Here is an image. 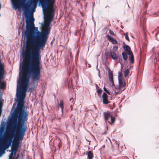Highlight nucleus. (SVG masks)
Wrapping results in <instances>:
<instances>
[{"instance_id":"nucleus-1","label":"nucleus","mask_w":159,"mask_h":159,"mask_svg":"<svg viewBox=\"0 0 159 159\" xmlns=\"http://www.w3.org/2000/svg\"><path fill=\"white\" fill-rule=\"evenodd\" d=\"M26 61L25 59H23L21 68V64L20 66L19 77L17 80L16 93L18 103L12 115L14 125H17L19 123L18 126L21 125L26 126V122L28 120L29 114L28 112L23 108V105L30 84V76L32 80L33 85L35 86V85H37L40 75L41 66L30 62L26 66Z\"/></svg>"},{"instance_id":"nucleus-2","label":"nucleus","mask_w":159,"mask_h":159,"mask_svg":"<svg viewBox=\"0 0 159 159\" xmlns=\"http://www.w3.org/2000/svg\"><path fill=\"white\" fill-rule=\"evenodd\" d=\"M52 18L50 16L46 21L45 28L41 32L34 26V18L31 16L25 21L26 30L24 33L27 43L29 46V52L27 54L26 50L22 52V55L25 61L41 66V57L40 49L45 46L48 38L51 28L50 25Z\"/></svg>"},{"instance_id":"nucleus-3","label":"nucleus","mask_w":159,"mask_h":159,"mask_svg":"<svg viewBox=\"0 0 159 159\" xmlns=\"http://www.w3.org/2000/svg\"><path fill=\"white\" fill-rule=\"evenodd\" d=\"M17 132L16 129L12 127L7 130V134L8 136V138L7 139V142L4 143L3 141L5 135L3 139L1 140H0V157L5 153V150L7 149L10 146H11L14 140H15Z\"/></svg>"},{"instance_id":"nucleus-4","label":"nucleus","mask_w":159,"mask_h":159,"mask_svg":"<svg viewBox=\"0 0 159 159\" xmlns=\"http://www.w3.org/2000/svg\"><path fill=\"white\" fill-rule=\"evenodd\" d=\"M13 8L16 9L21 7L24 10L25 17V21L31 16L30 0H19L18 2L17 0H11Z\"/></svg>"},{"instance_id":"nucleus-5","label":"nucleus","mask_w":159,"mask_h":159,"mask_svg":"<svg viewBox=\"0 0 159 159\" xmlns=\"http://www.w3.org/2000/svg\"><path fill=\"white\" fill-rule=\"evenodd\" d=\"M54 0H30L31 12L33 13L35 11L38 2L39 6H41L43 10H47L48 7L53 4Z\"/></svg>"},{"instance_id":"nucleus-6","label":"nucleus","mask_w":159,"mask_h":159,"mask_svg":"<svg viewBox=\"0 0 159 159\" xmlns=\"http://www.w3.org/2000/svg\"><path fill=\"white\" fill-rule=\"evenodd\" d=\"M17 126V135L15 140L11 145L12 148L16 150H18L20 144V140L23 139L27 129V126H23L21 125Z\"/></svg>"},{"instance_id":"nucleus-7","label":"nucleus","mask_w":159,"mask_h":159,"mask_svg":"<svg viewBox=\"0 0 159 159\" xmlns=\"http://www.w3.org/2000/svg\"><path fill=\"white\" fill-rule=\"evenodd\" d=\"M118 82V86H116L114 84L113 87H112V89L115 92V95L120 93L126 89V84L125 82L123 81L121 79H119Z\"/></svg>"},{"instance_id":"nucleus-8","label":"nucleus","mask_w":159,"mask_h":159,"mask_svg":"<svg viewBox=\"0 0 159 159\" xmlns=\"http://www.w3.org/2000/svg\"><path fill=\"white\" fill-rule=\"evenodd\" d=\"M123 48L129 56L131 63L134 62V57L133 53L131 51V49L129 46L125 44L123 46Z\"/></svg>"},{"instance_id":"nucleus-9","label":"nucleus","mask_w":159,"mask_h":159,"mask_svg":"<svg viewBox=\"0 0 159 159\" xmlns=\"http://www.w3.org/2000/svg\"><path fill=\"white\" fill-rule=\"evenodd\" d=\"M103 115L104 118L106 122L107 121L109 123L110 122L108 121L109 118H111V121L112 123L113 124L115 121V118L114 117H113L110 113L109 111H107V112H104L103 113Z\"/></svg>"},{"instance_id":"nucleus-10","label":"nucleus","mask_w":159,"mask_h":159,"mask_svg":"<svg viewBox=\"0 0 159 159\" xmlns=\"http://www.w3.org/2000/svg\"><path fill=\"white\" fill-rule=\"evenodd\" d=\"M102 98L103 99V103L105 104H107L110 103V102L108 101V96L104 92L102 95Z\"/></svg>"},{"instance_id":"nucleus-11","label":"nucleus","mask_w":159,"mask_h":159,"mask_svg":"<svg viewBox=\"0 0 159 159\" xmlns=\"http://www.w3.org/2000/svg\"><path fill=\"white\" fill-rule=\"evenodd\" d=\"M5 128L4 127H1L0 128V140H1L4 137Z\"/></svg>"},{"instance_id":"nucleus-12","label":"nucleus","mask_w":159,"mask_h":159,"mask_svg":"<svg viewBox=\"0 0 159 159\" xmlns=\"http://www.w3.org/2000/svg\"><path fill=\"white\" fill-rule=\"evenodd\" d=\"M107 39L109 41L112 43L113 44H116L117 43V41L114 38H112L110 35H107Z\"/></svg>"},{"instance_id":"nucleus-13","label":"nucleus","mask_w":159,"mask_h":159,"mask_svg":"<svg viewBox=\"0 0 159 159\" xmlns=\"http://www.w3.org/2000/svg\"><path fill=\"white\" fill-rule=\"evenodd\" d=\"M109 53L110 56L112 59L114 60H116L117 59L118 57L115 52L111 51H110Z\"/></svg>"},{"instance_id":"nucleus-14","label":"nucleus","mask_w":159,"mask_h":159,"mask_svg":"<svg viewBox=\"0 0 159 159\" xmlns=\"http://www.w3.org/2000/svg\"><path fill=\"white\" fill-rule=\"evenodd\" d=\"M109 74V80L111 82V84L112 87L114 85V83L113 80V74L111 72H109L108 73Z\"/></svg>"},{"instance_id":"nucleus-15","label":"nucleus","mask_w":159,"mask_h":159,"mask_svg":"<svg viewBox=\"0 0 159 159\" xmlns=\"http://www.w3.org/2000/svg\"><path fill=\"white\" fill-rule=\"evenodd\" d=\"M87 155H88V159H92L93 157V154L91 151H89L87 152Z\"/></svg>"},{"instance_id":"nucleus-16","label":"nucleus","mask_w":159,"mask_h":159,"mask_svg":"<svg viewBox=\"0 0 159 159\" xmlns=\"http://www.w3.org/2000/svg\"><path fill=\"white\" fill-rule=\"evenodd\" d=\"M54 15V10L53 9H52L51 11H50L48 13V17L49 16H51L52 18V17Z\"/></svg>"},{"instance_id":"nucleus-17","label":"nucleus","mask_w":159,"mask_h":159,"mask_svg":"<svg viewBox=\"0 0 159 159\" xmlns=\"http://www.w3.org/2000/svg\"><path fill=\"white\" fill-rule=\"evenodd\" d=\"M122 54L124 59L125 60H126L128 58L127 54L124 52H122Z\"/></svg>"},{"instance_id":"nucleus-18","label":"nucleus","mask_w":159,"mask_h":159,"mask_svg":"<svg viewBox=\"0 0 159 159\" xmlns=\"http://www.w3.org/2000/svg\"><path fill=\"white\" fill-rule=\"evenodd\" d=\"M129 73V70L127 69H126L124 71V76L125 77H126V76H127Z\"/></svg>"},{"instance_id":"nucleus-19","label":"nucleus","mask_w":159,"mask_h":159,"mask_svg":"<svg viewBox=\"0 0 159 159\" xmlns=\"http://www.w3.org/2000/svg\"><path fill=\"white\" fill-rule=\"evenodd\" d=\"M17 151V150H16L15 149H12L11 150V153H12L13 154H14L15 155L16 154V152Z\"/></svg>"},{"instance_id":"nucleus-20","label":"nucleus","mask_w":159,"mask_h":159,"mask_svg":"<svg viewBox=\"0 0 159 159\" xmlns=\"http://www.w3.org/2000/svg\"><path fill=\"white\" fill-rule=\"evenodd\" d=\"M102 89H98L97 90V92L98 94L99 95L102 93Z\"/></svg>"},{"instance_id":"nucleus-21","label":"nucleus","mask_w":159,"mask_h":159,"mask_svg":"<svg viewBox=\"0 0 159 159\" xmlns=\"http://www.w3.org/2000/svg\"><path fill=\"white\" fill-rule=\"evenodd\" d=\"M125 38L126 39L129 41V37L128 36V33L127 32L125 34Z\"/></svg>"},{"instance_id":"nucleus-22","label":"nucleus","mask_w":159,"mask_h":159,"mask_svg":"<svg viewBox=\"0 0 159 159\" xmlns=\"http://www.w3.org/2000/svg\"><path fill=\"white\" fill-rule=\"evenodd\" d=\"M122 75V72H118V80L119 79H121L120 77H121Z\"/></svg>"},{"instance_id":"nucleus-23","label":"nucleus","mask_w":159,"mask_h":159,"mask_svg":"<svg viewBox=\"0 0 159 159\" xmlns=\"http://www.w3.org/2000/svg\"><path fill=\"white\" fill-rule=\"evenodd\" d=\"M60 106L61 107V108L62 109V110H63V103L62 101H61L60 103Z\"/></svg>"},{"instance_id":"nucleus-24","label":"nucleus","mask_w":159,"mask_h":159,"mask_svg":"<svg viewBox=\"0 0 159 159\" xmlns=\"http://www.w3.org/2000/svg\"><path fill=\"white\" fill-rule=\"evenodd\" d=\"M103 89L108 94H110V92H109V91H108L107 89L105 87H104L103 88Z\"/></svg>"},{"instance_id":"nucleus-25","label":"nucleus","mask_w":159,"mask_h":159,"mask_svg":"<svg viewBox=\"0 0 159 159\" xmlns=\"http://www.w3.org/2000/svg\"><path fill=\"white\" fill-rule=\"evenodd\" d=\"M1 127H5V122L4 121H1Z\"/></svg>"},{"instance_id":"nucleus-26","label":"nucleus","mask_w":159,"mask_h":159,"mask_svg":"<svg viewBox=\"0 0 159 159\" xmlns=\"http://www.w3.org/2000/svg\"><path fill=\"white\" fill-rule=\"evenodd\" d=\"M109 33L111 34H112V35H115V34H114V32L112 31L111 30H109Z\"/></svg>"},{"instance_id":"nucleus-27","label":"nucleus","mask_w":159,"mask_h":159,"mask_svg":"<svg viewBox=\"0 0 159 159\" xmlns=\"http://www.w3.org/2000/svg\"><path fill=\"white\" fill-rule=\"evenodd\" d=\"M118 49L117 46H115L113 47V49L114 51H116Z\"/></svg>"},{"instance_id":"nucleus-28","label":"nucleus","mask_w":159,"mask_h":159,"mask_svg":"<svg viewBox=\"0 0 159 159\" xmlns=\"http://www.w3.org/2000/svg\"><path fill=\"white\" fill-rule=\"evenodd\" d=\"M2 102H1V99H0V109H2Z\"/></svg>"},{"instance_id":"nucleus-29","label":"nucleus","mask_w":159,"mask_h":159,"mask_svg":"<svg viewBox=\"0 0 159 159\" xmlns=\"http://www.w3.org/2000/svg\"><path fill=\"white\" fill-rule=\"evenodd\" d=\"M13 154L12 153H10L9 155V159H12L13 157Z\"/></svg>"},{"instance_id":"nucleus-30","label":"nucleus","mask_w":159,"mask_h":159,"mask_svg":"<svg viewBox=\"0 0 159 159\" xmlns=\"http://www.w3.org/2000/svg\"><path fill=\"white\" fill-rule=\"evenodd\" d=\"M42 26H44L45 25V24L43 23H39Z\"/></svg>"},{"instance_id":"nucleus-31","label":"nucleus","mask_w":159,"mask_h":159,"mask_svg":"<svg viewBox=\"0 0 159 159\" xmlns=\"http://www.w3.org/2000/svg\"><path fill=\"white\" fill-rule=\"evenodd\" d=\"M47 15V14L46 13L44 14V20H46V16Z\"/></svg>"},{"instance_id":"nucleus-32","label":"nucleus","mask_w":159,"mask_h":159,"mask_svg":"<svg viewBox=\"0 0 159 159\" xmlns=\"http://www.w3.org/2000/svg\"><path fill=\"white\" fill-rule=\"evenodd\" d=\"M98 70V71H99L98 72V73H99V74L100 71H99V70Z\"/></svg>"},{"instance_id":"nucleus-33","label":"nucleus","mask_w":159,"mask_h":159,"mask_svg":"<svg viewBox=\"0 0 159 159\" xmlns=\"http://www.w3.org/2000/svg\"><path fill=\"white\" fill-rule=\"evenodd\" d=\"M132 38H134V36H132Z\"/></svg>"},{"instance_id":"nucleus-34","label":"nucleus","mask_w":159,"mask_h":159,"mask_svg":"<svg viewBox=\"0 0 159 159\" xmlns=\"http://www.w3.org/2000/svg\"><path fill=\"white\" fill-rule=\"evenodd\" d=\"M93 6H94V4H93Z\"/></svg>"},{"instance_id":"nucleus-35","label":"nucleus","mask_w":159,"mask_h":159,"mask_svg":"<svg viewBox=\"0 0 159 159\" xmlns=\"http://www.w3.org/2000/svg\"><path fill=\"white\" fill-rule=\"evenodd\" d=\"M99 76L100 77L99 74Z\"/></svg>"},{"instance_id":"nucleus-36","label":"nucleus","mask_w":159,"mask_h":159,"mask_svg":"<svg viewBox=\"0 0 159 159\" xmlns=\"http://www.w3.org/2000/svg\"><path fill=\"white\" fill-rule=\"evenodd\" d=\"M0 99H1L0 98Z\"/></svg>"}]
</instances>
